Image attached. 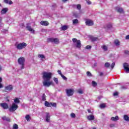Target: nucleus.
Wrapping results in <instances>:
<instances>
[{"instance_id":"obj_29","label":"nucleus","mask_w":129,"mask_h":129,"mask_svg":"<svg viewBox=\"0 0 129 129\" xmlns=\"http://www.w3.org/2000/svg\"><path fill=\"white\" fill-rule=\"evenodd\" d=\"M53 81L56 83V84H59V81H58V78L54 77Z\"/></svg>"},{"instance_id":"obj_1","label":"nucleus","mask_w":129,"mask_h":129,"mask_svg":"<svg viewBox=\"0 0 129 129\" xmlns=\"http://www.w3.org/2000/svg\"><path fill=\"white\" fill-rule=\"evenodd\" d=\"M42 78L43 81L42 82L43 86L45 87H50L51 85H53V82L50 81L52 76H53V73L48 72H44L42 73Z\"/></svg>"},{"instance_id":"obj_35","label":"nucleus","mask_w":129,"mask_h":129,"mask_svg":"<svg viewBox=\"0 0 129 129\" xmlns=\"http://www.w3.org/2000/svg\"><path fill=\"white\" fill-rule=\"evenodd\" d=\"M100 108H104L105 107V104H101L100 105Z\"/></svg>"},{"instance_id":"obj_41","label":"nucleus","mask_w":129,"mask_h":129,"mask_svg":"<svg viewBox=\"0 0 129 129\" xmlns=\"http://www.w3.org/2000/svg\"><path fill=\"white\" fill-rule=\"evenodd\" d=\"M86 2L88 5H91L92 4L90 0H86Z\"/></svg>"},{"instance_id":"obj_25","label":"nucleus","mask_w":129,"mask_h":129,"mask_svg":"<svg viewBox=\"0 0 129 129\" xmlns=\"http://www.w3.org/2000/svg\"><path fill=\"white\" fill-rule=\"evenodd\" d=\"M101 48H102V50H103V51H107V50H108V47H107V46H106V45H102L101 46Z\"/></svg>"},{"instance_id":"obj_17","label":"nucleus","mask_w":129,"mask_h":129,"mask_svg":"<svg viewBox=\"0 0 129 129\" xmlns=\"http://www.w3.org/2000/svg\"><path fill=\"white\" fill-rule=\"evenodd\" d=\"M110 119L112 121H117L119 119V117H118V116H116L115 117H111Z\"/></svg>"},{"instance_id":"obj_52","label":"nucleus","mask_w":129,"mask_h":129,"mask_svg":"<svg viewBox=\"0 0 129 129\" xmlns=\"http://www.w3.org/2000/svg\"><path fill=\"white\" fill-rule=\"evenodd\" d=\"M126 40H129V35L125 36Z\"/></svg>"},{"instance_id":"obj_16","label":"nucleus","mask_w":129,"mask_h":129,"mask_svg":"<svg viewBox=\"0 0 129 129\" xmlns=\"http://www.w3.org/2000/svg\"><path fill=\"white\" fill-rule=\"evenodd\" d=\"M107 30H113V27H112V24L111 23H109L106 26Z\"/></svg>"},{"instance_id":"obj_21","label":"nucleus","mask_w":129,"mask_h":129,"mask_svg":"<svg viewBox=\"0 0 129 129\" xmlns=\"http://www.w3.org/2000/svg\"><path fill=\"white\" fill-rule=\"evenodd\" d=\"M38 57L39 58V59H41L42 61H43V59H45V58H46L44 54H38Z\"/></svg>"},{"instance_id":"obj_59","label":"nucleus","mask_w":129,"mask_h":129,"mask_svg":"<svg viewBox=\"0 0 129 129\" xmlns=\"http://www.w3.org/2000/svg\"><path fill=\"white\" fill-rule=\"evenodd\" d=\"M2 71V67L0 66V71Z\"/></svg>"},{"instance_id":"obj_9","label":"nucleus","mask_w":129,"mask_h":129,"mask_svg":"<svg viewBox=\"0 0 129 129\" xmlns=\"http://www.w3.org/2000/svg\"><path fill=\"white\" fill-rule=\"evenodd\" d=\"M14 89V87L12 85H8L5 87V90L6 91H12Z\"/></svg>"},{"instance_id":"obj_2","label":"nucleus","mask_w":129,"mask_h":129,"mask_svg":"<svg viewBox=\"0 0 129 129\" xmlns=\"http://www.w3.org/2000/svg\"><path fill=\"white\" fill-rule=\"evenodd\" d=\"M25 61H26V59L24 58V57H21L18 58V64L20 65L21 69H25Z\"/></svg>"},{"instance_id":"obj_49","label":"nucleus","mask_w":129,"mask_h":129,"mask_svg":"<svg viewBox=\"0 0 129 129\" xmlns=\"http://www.w3.org/2000/svg\"><path fill=\"white\" fill-rule=\"evenodd\" d=\"M57 73H58V74H59V75H60V76H61V75H62V73L61 72V71H60V70H58Z\"/></svg>"},{"instance_id":"obj_58","label":"nucleus","mask_w":129,"mask_h":129,"mask_svg":"<svg viewBox=\"0 0 129 129\" xmlns=\"http://www.w3.org/2000/svg\"><path fill=\"white\" fill-rule=\"evenodd\" d=\"M102 75H103V74L102 73H100V76H102Z\"/></svg>"},{"instance_id":"obj_36","label":"nucleus","mask_w":129,"mask_h":129,"mask_svg":"<svg viewBox=\"0 0 129 129\" xmlns=\"http://www.w3.org/2000/svg\"><path fill=\"white\" fill-rule=\"evenodd\" d=\"M19 128L18 124H15L13 125V129H18Z\"/></svg>"},{"instance_id":"obj_19","label":"nucleus","mask_w":129,"mask_h":129,"mask_svg":"<svg viewBox=\"0 0 129 129\" xmlns=\"http://www.w3.org/2000/svg\"><path fill=\"white\" fill-rule=\"evenodd\" d=\"M94 115H90L87 116V119H88V120H94Z\"/></svg>"},{"instance_id":"obj_24","label":"nucleus","mask_w":129,"mask_h":129,"mask_svg":"<svg viewBox=\"0 0 129 129\" xmlns=\"http://www.w3.org/2000/svg\"><path fill=\"white\" fill-rule=\"evenodd\" d=\"M25 118L27 121H30V120H31V116H30L29 114H27L25 116Z\"/></svg>"},{"instance_id":"obj_46","label":"nucleus","mask_w":129,"mask_h":129,"mask_svg":"<svg viewBox=\"0 0 129 129\" xmlns=\"http://www.w3.org/2000/svg\"><path fill=\"white\" fill-rule=\"evenodd\" d=\"M71 117H73V118L75 117V114L74 113H72L71 114Z\"/></svg>"},{"instance_id":"obj_28","label":"nucleus","mask_w":129,"mask_h":129,"mask_svg":"<svg viewBox=\"0 0 129 129\" xmlns=\"http://www.w3.org/2000/svg\"><path fill=\"white\" fill-rule=\"evenodd\" d=\"M73 25H77L78 24V19L73 20Z\"/></svg>"},{"instance_id":"obj_34","label":"nucleus","mask_w":129,"mask_h":129,"mask_svg":"<svg viewBox=\"0 0 129 129\" xmlns=\"http://www.w3.org/2000/svg\"><path fill=\"white\" fill-rule=\"evenodd\" d=\"M110 66V63H109V62H106L105 63V67H106V68H108V67H109Z\"/></svg>"},{"instance_id":"obj_6","label":"nucleus","mask_w":129,"mask_h":129,"mask_svg":"<svg viewBox=\"0 0 129 129\" xmlns=\"http://www.w3.org/2000/svg\"><path fill=\"white\" fill-rule=\"evenodd\" d=\"M66 92L67 96H72L74 94V89H66Z\"/></svg>"},{"instance_id":"obj_37","label":"nucleus","mask_w":129,"mask_h":129,"mask_svg":"<svg viewBox=\"0 0 129 129\" xmlns=\"http://www.w3.org/2000/svg\"><path fill=\"white\" fill-rule=\"evenodd\" d=\"M115 65V63L114 62H113L111 66H110V67L111 68V69H113V68H114V66Z\"/></svg>"},{"instance_id":"obj_30","label":"nucleus","mask_w":129,"mask_h":129,"mask_svg":"<svg viewBox=\"0 0 129 129\" xmlns=\"http://www.w3.org/2000/svg\"><path fill=\"white\" fill-rule=\"evenodd\" d=\"M92 86H93L94 87H95L96 86H97V83H96L95 81H93L92 82Z\"/></svg>"},{"instance_id":"obj_47","label":"nucleus","mask_w":129,"mask_h":129,"mask_svg":"<svg viewBox=\"0 0 129 129\" xmlns=\"http://www.w3.org/2000/svg\"><path fill=\"white\" fill-rule=\"evenodd\" d=\"M97 40V38L96 37H92V41H96Z\"/></svg>"},{"instance_id":"obj_27","label":"nucleus","mask_w":129,"mask_h":129,"mask_svg":"<svg viewBox=\"0 0 129 129\" xmlns=\"http://www.w3.org/2000/svg\"><path fill=\"white\" fill-rule=\"evenodd\" d=\"M44 104L47 107H51V103L45 101Z\"/></svg>"},{"instance_id":"obj_57","label":"nucleus","mask_w":129,"mask_h":129,"mask_svg":"<svg viewBox=\"0 0 129 129\" xmlns=\"http://www.w3.org/2000/svg\"><path fill=\"white\" fill-rule=\"evenodd\" d=\"M88 112L89 113H90V112H91V111L90 110V109H88Z\"/></svg>"},{"instance_id":"obj_55","label":"nucleus","mask_w":129,"mask_h":129,"mask_svg":"<svg viewBox=\"0 0 129 129\" xmlns=\"http://www.w3.org/2000/svg\"><path fill=\"white\" fill-rule=\"evenodd\" d=\"M97 63H96V62L94 63L93 64V67H96V65Z\"/></svg>"},{"instance_id":"obj_8","label":"nucleus","mask_w":129,"mask_h":129,"mask_svg":"<svg viewBox=\"0 0 129 129\" xmlns=\"http://www.w3.org/2000/svg\"><path fill=\"white\" fill-rule=\"evenodd\" d=\"M48 42L54 43V44H59V39L58 38H50L47 39Z\"/></svg>"},{"instance_id":"obj_60","label":"nucleus","mask_w":129,"mask_h":129,"mask_svg":"<svg viewBox=\"0 0 129 129\" xmlns=\"http://www.w3.org/2000/svg\"><path fill=\"white\" fill-rule=\"evenodd\" d=\"M0 7H2V4H0Z\"/></svg>"},{"instance_id":"obj_45","label":"nucleus","mask_w":129,"mask_h":129,"mask_svg":"<svg viewBox=\"0 0 129 129\" xmlns=\"http://www.w3.org/2000/svg\"><path fill=\"white\" fill-rule=\"evenodd\" d=\"M118 95V92H115L113 93V96H117Z\"/></svg>"},{"instance_id":"obj_12","label":"nucleus","mask_w":129,"mask_h":129,"mask_svg":"<svg viewBox=\"0 0 129 129\" xmlns=\"http://www.w3.org/2000/svg\"><path fill=\"white\" fill-rule=\"evenodd\" d=\"M26 28L28 31H29V32H30L32 34H35V30H34V29H33L30 26H27Z\"/></svg>"},{"instance_id":"obj_4","label":"nucleus","mask_w":129,"mask_h":129,"mask_svg":"<svg viewBox=\"0 0 129 129\" xmlns=\"http://www.w3.org/2000/svg\"><path fill=\"white\" fill-rule=\"evenodd\" d=\"M27 47V43L25 42H22L16 44V47L18 50H22L25 49Z\"/></svg>"},{"instance_id":"obj_18","label":"nucleus","mask_w":129,"mask_h":129,"mask_svg":"<svg viewBox=\"0 0 129 129\" xmlns=\"http://www.w3.org/2000/svg\"><path fill=\"white\" fill-rule=\"evenodd\" d=\"M40 24H41L42 26H48L49 22H48L47 21H41V22H40Z\"/></svg>"},{"instance_id":"obj_20","label":"nucleus","mask_w":129,"mask_h":129,"mask_svg":"<svg viewBox=\"0 0 129 129\" xmlns=\"http://www.w3.org/2000/svg\"><path fill=\"white\" fill-rule=\"evenodd\" d=\"M50 114H49V113H46V121H47V122H50Z\"/></svg>"},{"instance_id":"obj_13","label":"nucleus","mask_w":129,"mask_h":129,"mask_svg":"<svg viewBox=\"0 0 129 129\" xmlns=\"http://www.w3.org/2000/svg\"><path fill=\"white\" fill-rule=\"evenodd\" d=\"M82 14H83V12H82V11H80L79 13H75L74 14V16L76 18H79V17H80Z\"/></svg>"},{"instance_id":"obj_38","label":"nucleus","mask_w":129,"mask_h":129,"mask_svg":"<svg viewBox=\"0 0 129 129\" xmlns=\"http://www.w3.org/2000/svg\"><path fill=\"white\" fill-rule=\"evenodd\" d=\"M85 49H87V50H90L91 49V46L90 45H87Z\"/></svg>"},{"instance_id":"obj_54","label":"nucleus","mask_w":129,"mask_h":129,"mask_svg":"<svg viewBox=\"0 0 129 129\" xmlns=\"http://www.w3.org/2000/svg\"><path fill=\"white\" fill-rule=\"evenodd\" d=\"M3 87H4V86L2 83H0V88H3Z\"/></svg>"},{"instance_id":"obj_3","label":"nucleus","mask_w":129,"mask_h":129,"mask_svg":"<svg viewBox=\"0 0 129 129\" xmlns=\"http://www.w3.org/2000/svg\"><path fill=\"white\" fill-rule=\"evenodd\" d=\"M72 41L75 47H76L78 49H80V48H81V42L80 40H77L76 38H73Z\"/></svg>"},{"instance_id":"obj_39","label":"nucleus","mask_w":129,"mask_h":129,"mask_svg":"<svg viewBox=\"0 0 129 129\" xmlns=\"http://www.w3.org/2000/svg\"><path fill=\"white\" fill-rule=\"evenodd\" d=\"M61 77H62L63 80H67V78H66V77H65L64 75H61Z\"/></svg>"},{"instance_id":"obj_51","label":"nucleus","mask_w":129,"mask_h":129,"mask_svg":"<svg viewBox=\"0 0 129 129\" xmlns=\"http://www.w3.org/2000/svg\"><path fill=\"white\" fill-rule=\"evenodd\" d=\"M6 120L7 121H11V119L9 117H6Z\"/></svg>"},{"instance_id":"obj_61","label":"nucleus","mask_w":129,"mask_h":129,"mask_svg":"<svg viewBox=\"0 0 129 129\" xmlns=\"http://www.w3.org/2000/svg\"><path fill=\"white\" fill-rule=\"evenodd\" d=\"M93 129H95V128H93Z\"/></svg>"},{"instance_id":"obj_42","label":"nucleus","mask_w":129,"mask_h":129,"mask_svg":"<svg viewBox=\"0 0 129 129\" xmlns=\"http://www.w3.org/2000/svg\"><path fill=\"white\" fill-rule=\"evenodd\" d=\"M42 100H43L44 101L46 100V95H45L44 94H43L42 95Z\"/></svg>"},{"instance_id":"obj_31","label":"nucleus","mask_w":129,"mask_h":129,"mask_svg":"<svg viewBox=\"0 0 129 129\" xmlns=\"http://www.w3.org/2000/svg\"><path fill=\"white\" fill-rule=\"evenodd\" d=\"M15 103H20V100L18 98H16L14 100Z\"/></svg>"},{"instance_id":"obj_26","label":"nucleus","mask_w":129,"mask_h":129,"mask_svg":"<svg viewBox=\"0 0 129 129\" xmlns=\"http://www.w3.org/2000/svg\"><path fill=\"white\" fill-rule=\"evenodd\" d=\"M123 119H124V120H125L126 121H129V117L127 116V115H124V116H123Z\"/></svg>"},{"instance_id":"obj_53","label":"nucleus","mask_w":129,"mask_h":129,"mask_svg":"<svg viewBox=\"0 0 129 129\" xmlns=\"http://www.w3.org/2000/svg\"><path fill=\"white\" fill-rule=\"evenodd\" d=\"M124 53H125V54H129V51H127V50H125V51H124Z\"/></svg>"},{"instance_id":"obj_22","label":"nucleus","mask_w":129,"mask_h":129,"mask_svg":"<svg viewBox=\"0 0 129 129\" xmlns=\"http://www.w3.org/2000/svg\"><path fill=\"white\" fill-rule=\"evenodd\" d=\"M68 28H69V26L67 25H64L61 27V29L62 31H66V30H67Z\"/></svg>"},{"instance_id":"obj_11","label":"nucleus","mask_w":129,"mask_h":129,"mask_svg":"<svg viewBox=\"0 0 129 129\" xmlns=\"http://www.w3.org/2000/svg\"><path fill=\"white\" fill-rule=\"evenodd\" d=\"M8 11H9V8H4L2 9V10H1V15H5L7 13H8Z\"/></svg>"},{"instance_id":"obj_33","label":"nucleus","mask_w":129,"mask_h":129,"mask_svg":"<svg viewBox=\"0 0 129 129\" xmlns=\"http://www.w3.org/2000/svg\"><path fill=\"white\" fill-rule=\"evenodd\" d=\"M114 43L116 46H119V41L118 40H115L114 41Z\"/></svg>"},{"instance_id":"obj_32","label":"nucleus","mask_w":129,"mask_h":129,"mask_svg":"<svg viewBox=\"0 0 129 129\" xmlns=\"http://www.w3.org/2000/svg\"><path fill=\"white\" fill-rule=\"evenodd\" d=\"M83 90H82L81 89H79L78 90V93H79V94H83Z\"/></svg>"},{"instance_id":"obj_5","label":"nucleus","mask_w":129,"mask_h":129,"mask_svg":"<svg viewBox=\"0 0 129 129\" xmlns=\"http://www.w3.org/2000/svg\"><path fill=\"white\" fill-rule=\"evenodd\" d=\"M18 107H19L18 105L17 104H16L15 103H12V106L10 107L9 110L11 112L16 111V110H17V109H18Z\"/></svg>"},{"instance_id":"obj_56","label":"nucleus","mask_w":129,"mask_h":129,"mask_svg":"<svg viewBox=\"0 0 129 129\" xmlns=\"http://www.w3.org/2000/svg\"><path fill=\"white\" fill-rule=\"evenodd\" d=\"M63 3H66L68 0H62Z\"/></svg>"},{"instance_id":"obj_10","label":"nucleus","mask_w":129,"mask_h":129,"mask_svg":"<svg viewBox=\"0 0 129 129\" xmlns=\"http://www.w3.org/2000/svg\"><path fill=\"white\" fill-rule=\"evenodd\" d=\"M124 70L126 73H129V64L127 63H124L123 64Z\"/></svg>"},{"instance_id":"obj_40","label":"nucleus","mask_w":129,"mask_h":129,"mask_svg":"<svg viewBox=\"0 0 129 129\" xmlns=\"http://www.w3.org/2000/svg\"><path fill=\"white\" fill-rule=\"evenodd\" d=\"M53 106L54 107H56V103H50V107Z\"/></svg>"},{"instance_id":"obj_7","label":"nucleus","mask_w":129,"mask_h":129,"mask_svg":"<svg viewBox=\"0 0 129 129\" xmlns=\"http://www.w3.org/2000/svg\"><path fill=\"white\" fill-rule=\"evenodd\" d=\"M85 24L86 26L91 27V26H93V25H94V23L91 19H87L85 20Z\"/></svg>"},{"instance_id":"obj_48","label":"nucleus","mask_w":129,"mask_h":129,"mask_svg":"<svg viewBox=\"0 0 129 129\" xmlns=\"http://www.w3.org/2000/svg\"><path fill=\"white\" fill-rule=\"evenodd\" d=\"M87 76H91V73H90V72H87Z\"/></svg>"},{"instance_id":"obj_50","label":"nucleus","mask_w":129,"mask_h":129,"mask_svg":"<svg viewBox=\"0 0 129 129\" xmlns=\"http://www.w3.org/2000/svg\"><path fill=\"white\" fill-rule=\"evenodd\" d=\"M2 119L3 120H7V117H6V116L2 117Z\"/></svg>"},{"instance_id":"obj_23","label":"nucleus","mask_w":129,"mask_h":129,"mask_svg":"<svg viewBox=\"0 0 129 129\" xmlns=\"http://www.w3.org/2000/svg\"><path fill=\"white\" fill-rule=\"evenodd\" d=\"M4 3H5V4H8V5H13V2H12V1L4 0Z\"/></svg>"},{"instance_id":"obj_14","label":"nucleus","mask_w":129,"mask_h":129,"mask_svg":"<svg viewBox=\"0 0 129 129\" xmlns=\"http://www.w3.org/2000/svg\"><path fill=\"white\" fill-rule=\"evenodd\" d=\"M1 106L4 108V109H8L9 108V105H8L6 103H2L0 104Z\"/></svg>"},{"instance_id":"obj_15","label":"nucleus","mask_w":129,"mask_h":129,"mask_svg":"<svg viewBox=\"0 0 129 129\" xmlns=\"http://www.w3.org/2000/svg\"><path fill=\"white\" fill-rule=\"evenodd\" d=\"M116 11L118 12L120 14H123V9L119 7H116Z\"/></svg>"},{"instance_id":"obj_44","label":"nucleus","mask_w":129,"mask_h":129,"mask_svg":"<svg viewBox=\"0 0 129 129\" xmlns=\"http://www.w3.org/2000/svg\"><path fill=\"white\" fill-rule=\"evenodd\" d=\"M77 9L78 10H81V5H77Z\"/></svg>"},{"instance_id":"obj_43","label":"nucleus","mask_w":129,"mask_h":129,"mask_svg":"<svg viewBox=\"0 0 129 129\" xmlns=\"http://www.w3.org/2000/svg\"><path fill=\"white\" fill-rule=\"evenodd\" d=\"M110 127H114L115 126V124L114 123H111L109 124Z\"/></svg>"}]
</instances>
